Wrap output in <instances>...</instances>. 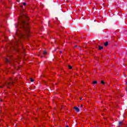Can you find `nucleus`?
Here are the masks:
<instances>
[{
	"instance_id": "1",
	"label": "nucleus",
	"mask_w": 127,
	"mask_h": 127,
	"mask_svg": "<svg viewBox=\"0 0 127 127\" xmlns=\"http://www.w3.org/2000/svg\"><path fill=\"white\" fill-rule=\"evenodd\" d=\"M20 23L21 24V29L22 30V32H24V33H29V26L28 23L25 21V20L23 19H21Z\"/></svg>"
},
{
	"instance_id": "2",
	"label": "nucleus",
	"mask_w": 127,
	"mask_h": 127,
	"mask_svg": "<svg viewBox=\"0 0 127 127\" xmlns=\"http://www.w3.org/2000/svg\"><path fill=\"white\" fill-rule=\"evenodd\" d=\"M20 42V40H16L14 41H11L10 43V44L11 45V48L13 49V50H17V48L15 47V46H18V43Z\"/></svg>"
},
{
	"instance_id": "3",
	"label": "nucleus",
	"mask_w": 127,
	"mask_h": 127,
	"mask_svg": "<svg viewBox=\"0 0 127 127\" xmlns=\"http://www.w3.org/2000/svg\"><path fill=\"white\" fill-rule=\"evenodd\" d=\"M16 34L19 38H25V35L20 30H16Z\"/></svg>"
},
{
	"instance_id": "4",
	"label": "nucleus",
	"mask_w": 127,
	"mask_h": 127,
	"mask_svg": "<svg viewBox=\"0 0 127 127\" xmlns=\"http://www.w3.org/2000/svg\"><path fill=\"white\" fill-rule=\"evenodd\" d=\"M20 17L21 18H27V19H28V17H27V15H26V13H25L23 12H21Z\"/></svg>"
},
{
	"instance_id": "5",
	"label": "nucleus",
	"mask_w": 127,
	"mask_h": 127,
	"mask_svg": "<svg viewBox=\"0 0 127 127\" xmlns=\"http://www.w3.org/2000/svg\"><path fill=\"white\" fill-rule=\"evenodd\" d=\"M6 86H7V88H10V85H13V81L12 82H6Z\"/></svg>"
},
{
	"instance_id": "6",
	"label": "nucleus",
	"mask_w": 127,
	"mask_h": 127,
	"mask_svg": "<svg viewBox=\"0 0 127 127\" xmlns=\"http://www.w3.org/2000/svg\"><path fill=\"white\" fill-rule=\"evenodd\" d=\"M73 109L76 111V112H77V113H78V112H80V109H79V108L77 107H74Z\"/></svg>"
},
{
	"instance_id": "7",
	"label": "nucleus",
	"mask_w": 127,
	"mask_h": 127,
	"mask_svg": "<svg viewBox=\"0 0 127 127\" xmlns=\"http://www.w3.org/2000/svg\"><path fill=\"white\" fill-rule=\"evenodd\" d=\"M98 49L99 50H102L103 49H104V47L101 46H98Z\"/></svg>"
},
{
	"instance_id": "8",
	"label": "nucleus",
	"mask_w": 127,
	"mask_h": 127,
	"mask_svg": "<svg viewBox=\"0 0 127 127\" xmlns=\"http://www.w3.org/2000/svg\"><path fill=\"white\" fill-rule=\"evenodd\" d=\"M109 45V42H106L104 43V46H105V47H107V46H108Z\"/></svg>"
},
{
	"instance_id": "9",
	"label": "nucleus",
	"mask_w": 127,
	"mask_h": 127,
	"mask_svg": "<svg viewBox=\"0 0 127 127\" xmlns=\"http://www.w3.org/2000/svg\"><path fill=\"white\" fill-rule=\"evenodd\" d=\"M5 62L6 63H11L10 61L8 60L7 59H5Z\"/></svg>"
},
{
	"instance_id": "10",
	"label": "nucleus",
	"mask_w": 127,
	"mask_h": 127,
	"mask_svg": "<svg viewBox=\"0 0 127 127\" xmlns=\"http://www.w3.org/2000/svg\"><path fill=\"white\" fill-rule=\"evenodd\" d=\"M123 125V122H119V126L120 127V126Z\"/></svg>"
},
{
	"instance_id": "11",
	"label": "nucleus",
	"mask_w": 127,
	"mask_h": 127,
	"mask_svg": "<svg viewBox=\"0 0 127 127\" xmlns=\"http://www.w3.org/2000/svg\"><path fill=\"white\" fill-rule=\"evenodd\" d=\"M4 86H5V84H4V83H3V84H2V86H0V88H2L3 87H4Z\"/></svg>"
},
{
	"instance_id": "12",
	"label": "nucleus",
	"mask_w": 127,
	"mask_h": 127,
	"mask_svg": "<svg viewBox=\"0 0 127 127\" xmlns=\"http://www.w3.org/2000/svg\"><path fill=\"white\" fill-rule=\"evenodd\" d=\"M43 54H44V55H46V54H47V52H46V51H44L43 52Z\"/></svg>"
},
{
	"instance_id": "13",
	"label": "nucleus",
	"mask_w": 127,
	"mask_h": 127,
	"mask_svg": "<svg viewBox=\"0 0 127 127\" xmlns=\"http://www.w3.org/2000/svg\"><path fill=\"white\" fill-rule=\"evenodd\" d=\"M30 81H31V82H34V79H32L31 78H30Z\"/></svg>"
},
{
	"instance_id": "14",
	"label": "nucleus",
	"mask_w": 127,
	"mask_h": 127,
	"mask_svg": "<svg viewBox=\"0 0 127 127\" xmlns=\"http://www.w3.org/2000/svg\"><path fill=\"white\" fill-rule=\"evenodd\" d=\"M69 69H72V66L68 65Z\"/></svg>"
},
{
	"instance_id": "15",
	"label": "nucleus",
	"mask_w": 127,
	"mask_h": 127,
	"mask_svg": "<svg viewBox=\"0 0 127 127\" xmlns=\"http://www.w3.org/2000/svg\"><path fill=\"white\" fill-rule=\"evenodd\" d=\"M101 84H105V82H104V80H102L101 82Z\"/></svg>"
},
{
	"instance_id": "16",
	"label": "nucleus",
	"mask_w": 127,
	"mask_h": 127,
	"mask_svg": "<svg viewBox=\"0 0 127 127\" xmlns=\"http://www.w3.org/2000/svg\"><path fill=\"white\" fill-rule=\"evenodd\" d=\"M97 81H93V84H97Z\"/></svg>"
},
{
	"instance_id": "17",
	"label": "nucleus",
	"mask_w": 127,
	"mask_h": 127,
	"mask_svg": "<svg viewBox=\"0 0 127 127\" xmlns=\"http://www.w3.org/2000/svg\"><path fill=\"white\" fill-rule=\"evenodd\" d=\"M23 4L24 5H26V3L23 2Z\"/></svg>"
},
{
	"instance_id": "18",
	"label": "nucleus",
	"mask_w": 127,
	"mask_h": 127,
	"mask_svg": "<svg viewBox=\"0 0 127 127\" xmlns=\"http://www.w3.org/2000/svg\"><path fill=\"white\" fill-rule=\"evenodd\" d=\"M83 107V105H80V108H82Z\"/></svg>"
},
{
	"instance_id": "19",
	"label": "nucleus",
	"mask_w": 127,
	"mask_h": 127,
	"mask_svg": "<svg viewBox=\"0 0 127 127\" xmlns=\"http://www.w3.org/2000/svg\"><path fill=\"white\" fill-rule=\"evenodd\" d=\"M17 25H15V27H16V28H17Z\"/></svg>"
},
{
	"instance_id": "20",
	"label": "nucleus",
	"mask_w": 127,
	"mask_h": 127,
	"mask_svg": "<svg viewBox=\"0 0 127 127\" xmlns=\"http://www.w3.org/2000/svg\"><path fill=\"white\" fill-rule=\"evenodd\" d=\"M10 80H11V81H12V78H10Z\"/></svg>"
},
{
	"instance_id": "21",
	"label": "nucleus",
	"mask_w": 127,
	"mask_h": 127,
	"mask_svg": "<svg viewBox=\"0 0 127 127\" xmlns=\"http://www.w3.org/2000/svg\"><path fill=\"white\" fill-rule=\"evenodd\" d=\"M2 100L0 99V102H2Z\"/></svg>"
},
{
	"instance_id": "22",
	"label": "nucleus",
	"mask_w": 127,
	"mask_h": 127,
	"mask_svg": "<svg viewBox=\"0 0 127 127\" xmlns=\"http://www.w3.org/2000/svg\"><path fill=\"white\" fill-rule=\"evenodd\" d=\"M65 127H69V126L66 125Z\"/></svg>"
},
{
	"instance_id": "23",
	"label": "nucleus",
	"mask_w": 127,
	"mask_h": 127,
	"mask_svg": "<svg viewBox=\"0 0 127 127\" xmlns=\"http://www.w3.org/2000/svg\"><path fill=\"white\" fill-rule=\"evenodd\" d=\"M75 47H77V45H76V46H75Z\"/></svg>"
},
{
	"instance_id": "24",
	"label": "nucleus",
	"mask_w": 127,
	"mask_h": 127,
	"mask_svg": "<svg viewBox=\"0 0 127 127\" xmlns=\"http://www.w3.org/2000/svg\"><path fill=\"white\" fill-rule=\"evenodd\" d=\"M60 52H61V53H62V51H61Z\"/></svg>"
},
{
	"instance_id": "25",
	"label": "nucleus",
	"mask_w": 127,
	"mask_h": 127,
	"mask_svg": "<svg viewBox=\"0 0 127 127\" xmlns=\"http://www.w3.org/2000/svg\"><path fill=\"white\" fill-rule=\"evenodd\" d=\"M80 100H82V98H80Z\"/></svg>"
},
{
	"instance_id": "26",
	"label": "nucleus",
	"mask_w": 127,
	"mask_h": 127,
	"mask_svg": "<svg viewBox=\"0 0 127 127\" xmlns=\"http://www.w3.org/2000/svg\"><path fill=\"white\" fill-rule=\"evenodd\" d=\"M15 80H16V78H15Z\"/></svg>"
},
{
	"instance_id": "27",
	"label": "nucleus",
	"mask_w": 127,
	"mask_h": 127,
	"mask_svg": "<svg viewBox=\"0 0 127 127\" xmlns=\"http://www.w3.org/2000/svg\"><path fill=\"white\" fill-rule=\"evenodd\" d=\"M49 22H50L49 21Z\"/></svg>"
}]
</instances>
